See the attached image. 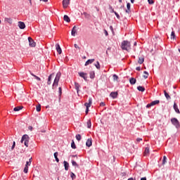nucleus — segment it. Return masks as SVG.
<instances>
[{
    "label": "nucleus",
    "mask_w": 180,
    "mask_h": 180,
    "mask_svg": "<svg viewBox=\"0 0 180 180\" xmlns=\"http://www.w3.org/2000/svg\"><path fill=\"white\" fill-rule=\"evenodd\" d=\"M83 15H84V18L86 19H91V14L86 13V12H84Z\"/></svg>",
    "instance_id": "24"
},
{
    "label": "nucleus",
    "mask_w": 180,
    "mask_h": 180,
    "mask_svg": "<svg viewBox=\"0 0 180 180\" xmlns=\"http://www.w3.org/2000/svg\"><path fill=\"white\" fill-rule=\"evenodd\" d=\"M140 141H143V139H141V138L136 139V143H140Z\"/></svg>",
    "instance_id": "48"
},
{
    "label": "nucleus",
    "mask_w": 180,
    "mask_h": 180,
    "mask_svg": "<svg viewBox=\"0 0 180 180\" xmlns=\"http://www.w3.org/2000/svg\"><path fill=\"white\" fill-rule=\"evenodd\" d=\"M110 29L113 32V27L112 26H110Z\"/></svg>",
    "instance_id": "58"
},
{
    "label": "nucleus",
    "mask_w": 180,
    "mask_h": 180,
    "mask_svg": "<svg viewBox=\"0 0 180 180\" xmlns=\"http://www.w3.org/2000/svg\"><path fill=\"white\" fill-rule=\"evenodd\" d=\"M31 164L32 163L29 162V161H27L25 165H27V167H30Z\"/></svg>",
    "instance_id": "51"
},
{
    "label": "nucleus",
    "mask_w": 180,
    "mask_h": 180,
    "mask_svg": "<svg viewBox=\"0 0 180 180\" xmlns=\"http://www.w3.org/2000/svg\"><path fill=\"white\" fill-rule=\"evenodd\" d=\"M18 26L20 29L23 30L26 28V25L25 24V22H22V21H19L18 22Z\"/></svg>",
    "instance_id": "9"
},
{
    "label": "nucleus",
    "mask_w": 180,
    "mask_h": 180,
    "mask_svg": "<svg viewBox=\"0 0 180 180\" xmlns=\"http://www.w3.org/2000/svg\"><path fill=\"white\" fill-rule=\"evenodd\" d=\"M105 103H103V102H101V103H100V106H105Z\"/></svg>",
    "instance_id": "56"
},
{
    "label": "nucleus",
    "mask_w": 180,
    "mask_h": 180,
    "mask_svg": "<svg viewBox=\"0 0 180 180\" xmlns=\"http://www.w3.org/2000/svg\"><path fill=\"white\" fill-rule=\"evenodd\" d=\"M114 13H115V16H117V18L118 19H120V15H119V13H117L116 11L114 12Z\"/></svg>",
    "instance_id": "46"
},
{
    "label": "nucleus",
    "mask_w": 180,
    "mask_h": 180,
    "mask_svg": "<svg viewBox=\"0 0 180 180\" xmlns=\"http://www.w3.org/2000/svg\"><path fill=\"white\" fill-rule=\"evenodd\" d=\"M29 140H30V138L27 134L23 135L21 139V143H23L25 146V147H29Z\"/></svg>",
    "instance_id": "3"
},
{
    "label": "nucleus",
    "mask_w": 180,
    "mask_h": 180,
    "mask_svg": "<svg viewBox=\"0 0 180 180\" xmlns=\"http://www.w3.org/2000/svg\"><path fill=\"white\" fill-rule=\"evenodd\" d=\"M108 31L105 30V36H108Z\"/></svg>",
    "instance_id": "61"
},
{
    "label": "nucleus",
    "mask_w": 180,
    "mask_h": 180,
    "mask_svg": "<svg viewBox=\"0 0 180 180\" xmlns=\"http://www.w3.org/2000/svg\"><path fill=\"white\" fill-rule=\"evenodd\" d=\"M29 44L30 47H36V42L32 39V37H28Z\"/></svg>",
    "instance_id": "7"
},
{
    "label": "nucleus",
    "mask_w": 180,
    "mask_h": 180,
    "mask_svg": "<svg viewBox=\"0 0 180 180\" xmlns=\"http://www.w3.org/2000/svg\"><path fill=\"white\" fill-rule=\"evenodd\" d=\"M23 109V106H17L15 107L13 110L14 112H19V110H22Z\"/></svg>",
    "instance_id": "19"
},
{
    "label": "nucleus",
    "mask_w": 180,
    "mask_h": 180,
    "mask_svg": "<svg viewBox=\"0 0 180 180\" xmlns=\"http://www.w3.org/2000/svg\"><path fill=\"white\" fill-rule=\"evenodd\" d=\"M126 13H130L131 12V10L130 8H127L126 11H125Z\"/></svg>",
    "instance_id": "53"
},
{
    "label": "nucleus",
    "mask_w": 180,
    "mask_h": 180,
    "mask_svg": "<svg viewBox=\"0 0 180 180\" xmlns=\"http://www.w3.org/2000/svg\"><path fill=\"white\" fill-rule=\"evenodd\" d=\"M141 180H147V178H146V177H142V178L141 179Z\"/></svg>",
    "instance_id": "59"
},
{
    "label": "nucleus",
    "mask_w": 180,
    "mask_h": 180,
    "mask_svg": "<svg viewBox=\"0 0 180 180\" xmlns=\"http://www.w3.org/2000/svg\"><path fill=\"white\" fill-rule=\"evenodd\" d=\"M95 67L97 68V70H101V65L99 64L98 61H97V63L95 64Z\"/></svg>",
    "instance_id": "39"
},
{
    "label": "nucleus",
    "mask_w": 180,
    "mask_h": 180,
    "mask_svg": "<svg viewBox=\"0 0 180 180\" xmlns=\"http://www.w3.org/2000/svg\"><path fill=\"white\" fill-rule=\"evenodd\" d=\"M63 20H65V22H67L68 23H70L71 22L70 17H68V15H64Z\"/></svg>",
    "instance_id": "17"
},
{
    "label": "nucleus",
    "mask_w": 180,
    "mask_h": 180,
    "mask_svg": "<svg viewBox=\"0 0 180 180\" xmlns=\"http://www.w3.org/2000/svg\"><path fill=\"white\" fill-rule=\"evenodd\" d=\"M94 61H95V59H89L86 63H85V65H89V64H92V63H94Z\"/></svg>",
    "instance_id": "21"
},
{
    "label": "nucleus",
    "mask_w": 180,
    "mask_h": 180,
    "mask_svg": "<svg viewBox=\"0 0 180 180\" xmlns=\"http://www.w3.org/2000/svg\"><path fill=\"white\" fill-rule=\"evenodd\" d=\"M110 95L111 98H113V99L117 98V92H111Z\"/></svg>",
    "instance_id": "20"
},
{
    "label": "nucleus",
    "mask_w": 180,
    "mask_h": 180,
    "mask_svg": "<svg viewBox=\"0 0 180 180\" xmlns=\"http://www.w3.org/2000/svg\"><path fill=\"white\" fill-rule=\"evenodd\" d=\"M171 39H175V32L172 31L171 34Z\"/></svg>",
    "instance_id": "41"
},
{
    "label": "nucleus",
    "mask_w": 180,
    "mask_h": 180,
    "mask_svg": "<svg viewBox=\"0 0 180 180\" xmlns=\"http://www.w3.org/2000/svg\"><path fill=\"white\" fill-rule=\"evenodd\" d=\"M77 30H78L77 26H74L73 28L72 29L71 34L72 36H73V37H75V34H77Z\"/></svg>",
    "instance_id": "10"
},
{
    "label": "nucleus",
    "mask_w": 180,
    "mask_h": 180,
    "mask_svg": "<svg viewBox=\"0 0 180 180\" xmlns=\"http://www.w3.org/2000/svg\"><path fill=\"white\" fill-rule=\"evenodd\" d=\"M61 77V72H58L57 74H56V76L55 77V79H54V82H53V88H57V86H58V82L60 81V78Z\"/></svg>",
    "instance_id": "2"
},
{
    "label": "nucleus",
    "mask_w": 180,
    "mask_h": 180,
    "mask_svg": "<svg viewBox=\"0 0 180 180\" xmlns=\"http://www.w3.org/2000/svg\"><path fill=\"white\" fill-rule=\"evenodd\" d=\"M143 155L145 157H147L148 155H150V146H147L146 148H145V151L143 153Z\"/></svg>",
    "instance_id": "11"
},
{
    "label": "nucleus",
    "mask_w": 180,
    "mask_h": 180,
    "mask_svg": "<svg viewBox=\"0 0 180 180\" xmlns=\"http://www.w3.org/2000/svg\"><path fill=\"white\" fill-rule=\"evenodd\" d=\"M54 158H55V160L56 161V162H60V160L58 159V152H56L54 154Z\"/></svg>",
    "instance_id": "23"
},
{
    "label": "nucleus",
    "mask_w": 180,
    "mask_h": 180,
    "mask_svg": "<svg viewBox=\"0 0 180 180\" xmlns=\"http://www.w3.org/2000/svg\"><path fill=\"white\" fill-rule=\"evenodd\" d=\"M28 1H30V5H32V0H28Z\"/></svg>",
    "instance_id": "64"
},
{
    "label": "nucleus",
    "mask_w": 180,
    "mask_h": 180,
    "mask_svg": "<svg viewBox=\"0 0 180 180\" xmlns=\"http://www.w3.org/2000/svg\"><path fill=\"white\" fill-rule=\"evenodd\" d=\"M70 0H63V8L64 9H67V8H68V5H70Z\"/></svg>",
    "instance_id": "8"
},
{
    "label": "nucleus",
    "mask_w": 180,
    "mask_h": 180,
    "mask_svg": "<svg viewBox=\"0 0 180 180\" xmlns=\"http://www.w3.org/2000/svg\"><path fill=\"white\" fill-rule=\"evenodd\" d=\"M56 51H58V54H61V53H63V50H61V47L60 46V44H56Z\"/></svg>",
    "instance_id": "13"
},
{
    "label": "nucleus",
    "mask_w": 180,
    "mask_h": 180,
    "mask_svg": "<svg viewBox=\"0 0 180 180\" xmlns=\"http://www.w3.org/2000/svg\"><path fill=\"white\" fill-rule=\"evenodd\" d=\"M131 44L128 41H123L121 44L122 50H125L126 51H130L131 49Z\"/></svg>",
    "instance_id": "1"
},
{
    "label": "nucleus",
    "mask_w": 180,
    "mask_h": 180,
    "mask_svg": "<svg viewBox=\"0 0 180 180\" xmlns=\"http://www.w3.org/2000/svg\"><path fill=\"white\" fill-rule=\"evenodd\" d=\"M127 9H130V3L127 4Z\"/></svg>",
    "instance_id": "52"
},
{
    "label": "nucleus",
    "mask_w": 180,
    "mask_h": 180,
    "mask_svg": "<svg viewBox=\"0 0 180 180\" xmlns=\"http://www.w3.org/2000/svg\"><path fill=\"white\" fill-rule=\"evenodd\" d=\"M74 46H75V49H78L79 50H81V48L79 47L78 44H75Z\"/></svg>",
    "instance_id": "47"
},
{
    "label": "nucleus",
    "mask_w": 180,
    "mask_h": 180,
    "mask_svg": "<svg viewBox=\"0 0 180 180\" xmlns=\"http://www.w3.org/2000/svg\"><path fill=\"white\" fill-rule=\"evenodd\" d=\"M150 103L152 106H154L155 105H158V103H160V101L159 100H155L154 101H152Z\"/></svg>",
    "instance_id": "29"
},
{
    "label": "nucleus",
    "mask_w": 180,
    "mask_h": 180,
    "mask_svg": "<svg viewBox=\"0 0 180 180\" xmlns=\"http://www.w3.org/2000/svg\"><path fill=\"white\" fill-rule=\"evenodd\" d=\"M86 147H91V146H92V139H87V141L86 142Z\"/></svg>",
    "instance_id": "15"
},
{
    "label": "nucleus",
    "mask_w": 180,
    "mask_h": 180,
    "mask_svg": "<svg viewBox=\"0 0 180 180\" xmlns=\"http://www.w3.org/2000/svg\"><path fill=\"white\" fill-rule=\"evenodd\" d=\"M15 146H16V143H15V141L13 143V146L11 147V150H13L15 148Z\"/></svg>",
    "instance_id": "49"
},
{
    "label": "nucleus",
    "mask_w": 180,
    "mask_h": 180,
    "mask_svg": "<svg viewBox=\"0 0 180 180\" xmlns=\"http://www.w3.org/2000/svg\"><path fill=\"white\" fill-rule=\"evenodd\" d=\"M29 171V167H27V165H25L23 172H25V174H27Z\"/></svg>",
    "instance_id": "38"
},
{
    "label": "nucleus",
    "mask_w": 180,
    "mask_h": 180,
    "mask_svg": "<svg viewBox=\"0 0 180 180\" xmlns=\"http://www.w3.org/2000/svg\"><path fill=\"white\" fill-rule=\"evenodd\" d=\"M78 74L79 77H81V78H83L84 79V81H88V74L84 72H79Z\"/></svg>",
    "instance_id": "6"
},
{
    "label": "nucleus",
    "mask_w": 180,
    "mask_h": 180,
    "mask_svg": "<svg viewBox=\"0 0 180 180\" xmlns=\"http://www.w3.org/2000/svg\"><path fill=\"white\" fill-rule=\"evenodd\" d=\"M63 164H64V167H65V171H68V168L70 167V164H68V162L67 161H64Z\"/></svg>",
    "instance_id": "18"
},
{
    "label": "nucleus",
    "mask_w": 180,
    "mask_h": 180,
    "mask_svg": "<svg viewBox=\"0 0 180 180\" xmlns=\"http://www.w3.org/2000/svg\"><path fill=\"white\" fill-rule=\"evenodd\" d=\"M137 89L141 92H144L146 91V89L141 86H138Z\"/></svg>",
    "instance_id": "28"
},
{
    "label": "nucleus",
    "mask_w": 180,
    "mask_h": 180,
    "mask_svg": "<svg viewBox=\"0 0 180 180\" xmlns=\"http://www.w3.org/2000/svg\"><path fill=\"white\" fill-rule=\"evenodd\" d=\"M72 165L73 167H77L78 168V164L77 163V162H75V160H72Z\"/></svg>",
    "instance_id": "37"
},
{
    "label": "nucleus",
    "mask_w": 180,
    "mask_h": 180,
    "mask_svg": "<svg viewBox=\"0 0 180 180\" xmlns=\"http://www.w3.org/2000/svg\"><path fill=\"white\" fill-rule=\"evenodd\" d=\"M58 91H59L60 95H61V94H63V90H62L61 87L58 88Z\"/></svg>",
    "instance_id": "50"
},
{
    "label": "nucleus",
    "mask_w": 180,
    "mask_h": 180,
    "mask_svg": "<svg viewBox=\"0 0 180 180\" xmlns=\"http://www.w3.org/2000/svg\"><path fill=\"white\" fill-rule=\"evenodd\" d=\"M162 165H165L167 164V156H163V160L162 162Z\"/></svg>",
    "instance_id": "33"
},
{
    "label": "nucleus",
    "mask_w": 180,
    "mask_h": 180,
    "mask_svg": "<svg viewBox=\"0 0 180 180\" xmlns=\"http://www.w3.org/2000/svg\"><path fill=\"white\" fill-rule=\"evenodd\" d=\"M148 4L149 5H153L154 4V1L153 0H148Z\"/></svg>",
    "instance_id": "45"
},
{
    "label": "nucleus",
    "mask_w": 180,
    "mask_h": 180,
    "mask_svg": "<svg viewBox=\"0 0 180 180\" xmlns=\"http://www.w3.org/2000/svg\"><path fill=\"white\" fill-rule=\"evenodd\" d=\"M171 122H172V124H174V126H175V127H176V129H178V127H179V121H178V119L172 118Z\"/></svg>",
    "instance_id": "5"
},
{
    "label": "nucleus",
    "mask_w": 180,
    "mask_h": 180,
    "mask_svg": "<svg viewBox=\"0 0 180 180\" xmlns=\"http://www.w3.org/2000/svg\"><path fill=\"white\" fill-rule=\"evenodd\" d=\"M164 94L167 99H171V96H169V94H168V93H167V91H164Z\"/></svg>",
    "instance_id": "30"
},
{
    "label": "nucleus",
    "mask_w": 180,
    "mask_h": 180,
    "mask_svg": "<svg viewBox=\"0 0 180 180\" xmlns=\"http://www.w3.org/2000/svg\"><path fill=\"white\" fill-rule=\"evenodd\" d=\"M4 22L5 23H8L9 25H12V23H13V20L11 18H5Z\"/></svg>",
    "instance_id": "12"
},
{
    "label": "nucleus",
    "mask_w": 180,
    "mask_h": 180,
    "mask_svg": "<svg viewBox=\"0 0 180 180\" xmlns=\"http://www.w3.org/2000/svg\"><path fill=\"white\" fill-rule=\"evenodd\" d=\"M71 147L74 150H75V148H77V146H75V142H74V140L72 141Z\"/></svg>",
    "instance_id": "35"
},
{
    "label": "nucleus",
    "mask_w": 180,
    "mask_h": 180,
    "mask_svg": "<svg viewBox=\"0 0 180 180\" xmlns=\"http://www.w3.org/2000/svg\"><path fill=\"white\" fill-rule=\"evenodd\" d=\"M109 9H110L112 13H115V12H116L115 11V9H113V7H112V6H109Z\"/></svg>",
    "instance_id": "44"
},
{
    "label": "nucleus",
    "mask_w": 180,
    "mask_h": 180,
    "mask_svg": "<svg viewBox=\"0 0 180 180\" xmlns=\"http://www.w3.org/2000/svg\"><path fill=\"white\" fill-rule=\"evenodd\" d=\"M39 1H42V2H48L49 0H39Z\"/></svg>",
    "instance_id": "62"
},
{
    "label": "nucleus",
    "mask_w": 180,
    "mask_h": 180,
    "mask_svg": "<svg viewBox=\"0 0 180 180\" xmlns=\"http://www.w3.org/2000/svg\"><path fill=\"white\" fill-rule=\"evenodd\" d=\"M86 124H87L88 129H91V126H92V124L91 123V120H89L87 121Z\"/></svg>",
    "instance_id": "32"
},
{
    "label": "nucleus",
    "mask_w": 180,
    "mask_h": 180,
    "mask_svg": "<svg viewBox=\"0 0 180 180\" xmlns=\"http://www.w3.org/2000/svg\"><path fill=\"white\" fill-rule=\"evenodd\" d=\"M32 158H30V160H29V162H30V164H32Z\"/></svg>",
    "instance_id": "60"
},
{
    "label": "nucleus",
    "mask_w": 180,
    "mask_h": 180,
    "mask_svg": "<svg viewBox=\"0 0 180 180\" xmlns=\"http://www.w3.org/2000/svg\"><path fill=\"white\" fill-rule=\"evenodd\" d=\"M89 75H90V78L91 79H94V78H95V72L94 71L90 72Z\"/></svg>",
    "instance_id": "27"
},
{
    "label": "nucleus",
    "mask_w": 180,
    "mask_h": 180,
    "mask_svg": "<svg viewBox=\"0 0 180 180\" xmlns=\"http://www.w3.org/2000/svg\"><path fill=\"white\" fill-rule=\"evenodd\" d=\"M54 75V74H51L49 76V78H48V85H51V77Z\"/></svg>",
    "instance_id": "22"
},
{
    "label": "nucleus",
    "mask_w": 180,
    "mask_h": 180,
    "mask_svg": "<svg viewBox=\"0 0 180 180\" xmlns=\"http://www.w3.org/2000/svg\"><path fill=\"white\" fill-rule=\"evenodd\" d=\"M151 106H153L152 105H151V103H148L147 105H146V108H151Z\"/></svg>",
    "instance_id": "54"
},
{
    "label": "nucleus",
    "mask_w": 180,
    "mask_h": 180,
    "mask_svg": "<svg viewBox=\"0 0 180 180\" xmlns=\"http://www.w3.org/2000/svg\"><path fill=\"white\" fill-rule=\"evenodd\" d=\"M80 87H81V86L79 85V84L75 82V88L77 94H79V88Z\"/></svg>",
    "instance_id": "14"
},
{
    "label": "nucleus",
    "mask_w": 180,
    "mask_h": 180,
    "mask_svg": "<svg viewBox=\"0 0 180 180\" xmlns=\"http://www.w3.org/2000/svg\"><path fill=\"white\" fill-rule=\"evenodd\" d=\"M176 113H180L179 109L178 108V105H176V103H174V106H173Z\"/></svg>",
    "instance_id": "16"
},
{
    "label": "nucleus",
    "mask_w": 180,
    "mask_h": 180,
    "mask_svg": "<svg viewBox=\"0 0 180 180\" xmlns=\"http://www.w3.org/2000/svg\"><path fill=\"white\" fill-rule=\"evenodd\" d=\"M113 79L114 81H117V79H119V77L116 75H113Z\"/></svg>",
    "instance_id": "43"
},
{
    "label": "nucleus",
    "mask_w": 180,
    "mask_h": 180,
    "mask_svg": "<svg viewBox=\"0 0 180 180\" xmlns=\"http://www.w3.org/2000/svg\"><path fill=\"white\" fill-rule=\"evenodd\" d=\"M131 4H134V0H131Z\"/></svg>",
    "instance_id": "63"
},
{
    "label": "nucleus",
    "mask_w": 180,
    "mask_h": 180,
    "mask_svg": "<svg viewBox=\"0 0 180 180\" xmlns=\"http://www.w3.org/2000/svg\"><path fill=\"white\" fill-rule=\"evenodd\" d=\"M143 77H144L145 79H147V78H148V72L147 71H144L143 72Z\"/></svg>",
    "instance_id": "31"
},
{
    "label": "nucleus",
    "mask_w": 180,
    "mask_h": 180,
    "mask_svg": "<svg viewBox=\"0 0 180 180\" xmlns=\"http://www.w3.org/2000/svg\"><path fill=\"white\" fill-rule=\"evenodd\" d=\"M31 75L32 77H35V79H37V81H41V79L39 77H37L36 75L33 74V73H31Z\"/></svg>",
    "instance_id": "36"
},
{
    "label": "nucleus",
    "mask_w": 180,
    "mask_h": 180,
    "mask_svg": "<svg viewBox=\"0 0 180 180\" xmlns=\"http://www.w3.org/2000/svg\"><path fill=\"white\" fill-rule=\"evenodd\" d=\"M36 110L37 112H40V110H41V105L40 104L36 106Z\"/></svg>",
    "instance_id": "34"
},
{
    "label": "nucleus",
    "mask_w": 180,
    "mask_h": 180,
    "mask_svg": "<svg viewBox=\"0 0 180 180\" xmlns=\"http://www.w3.org/2000/svg\"><path fill=\"white\" fill-rule=\"evenodd\" d=\"M70 176L72 178V179H75V178H77V176H75V174L71 172Z\"/></svg>",
    "instance_id": "42"
},
{
    "label": "nucleus",
    "mask_w": 180,
    "mask_h": 180,
    "mask_svg": "<svg viewBox=\"0 0 180 180\" xmlns=\"http://www.w3.org/2000/svg\"><path fill=\"white\" fill-rule=\"evenodd\" d=\"M76 139H77L78 141H81V134H77V135H76Z\"/></svg>",
    "instance_id": "40"
},
{
    "label": "nucleus",
    "mask_w": 180,
    "mask_h": 180,
    "mask_svg": "<svg viewBox=\"0 0 180 180\" xmlns=\"http://www.w3.org/2000/svg\"><path fill=\"white\" fill-rule=\"evenodd\" d=\"M136 79L134 77H131L130 79H129V82L131 84V85H134V84H136Z\"/></svg>",
    "instance_id": "25"
},
{
    "label": "nucleus",
    "mask_w": 180,
    "mask_h": 180,
    "mask_svg": "<svg viewBox=\"0 0 180 180\" xmlns=\"http://www.w3.org/2000/svg\"><path fill=\"white\" fill-rule=\"evenodd\" d=\"M138 63L139 64H143L144 63V57H139Z\"/></svg>",
    "instance_id": "26"
},
{
    "label": "nucleus",
    "mask_w": 180,
    "mask_h": 180,
    "mask_svg": "<svg viewBox=\"0 0 180 180\" xmlns=\"http://www.w3.org/2000/svg\"><path fill=\"white\" fill-rule=\"evenodd\" d=\"M92 105V98H89V103H84V106H86V115H88V112H89V108Z\"/></svg>",
    "instance_id": "4"
},
{
    "label": "nucleus",
    "mask_w": 180,
    "mask_h": 180,
    "mask_svg": "<svg viewBox=\"0 0 180 180\" xmlns=\"http://www.w3.org/2000/svg\"><path fill=\"white\" fill-rule=\"evenodd\" d=\"M28 129H29V130H30L31 131L33 130V127H32V126H30L29 127H28Z\"/></svg>",
    "instance_id": "55"
},
{
    "label": "nucleus",
    "mask_w": 180,
    "mask_h": 180,
    "mask_svg": "<svg viewBox=\"0 0 180 180\" xmlns=\"http://www.w3.org/2000/svg\"><path fill=\"white\" fill-rule=\"evenodd\" d=\"M136 71H140V70H141V68L140 67H137V68H136Z\"/></svg>",
    "instance_id": "57"
}]
</instances>
